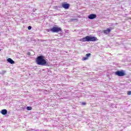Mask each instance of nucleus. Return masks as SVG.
Here are the masks:
<instances>
[{
  "mask_svg": "<svg viewBox=\"0 0 131 131\" xmlns=\"http://www.w3.org/2000/svg\"><path fill=\"white\" fill-rule=\"evenodd\" d=\"M32 28V27L30 26H29L28 27V30H31V29Z\"/></svg>",
  "mask_w": 131,
  "mask_h": 131,
  "instance_id": "f8f14e48",
  "label": "nucleus"
},
{
  "mask_svg": "<svg viewBox=\"0 0 131 131\" xmlns=\"http://www.w3.org/2000/svg\"><path fill=\"white\" fill-rule=\"evenodd\" d=\"M1 113L3 114V115H6V114L8 113V111H7L6 109L2 110L1 111Z\"/></svg>",
  "mask_w": 131,
  "mask_h": 131,
  "instance_id": "9d476101",
  "label": "nucleus"
},
{
  "mask_svg": "<svg viewBox=\"0 0 131 131\" xmlns=\"http://www.w3.org/2000/svg\"><path fill=\"white\" fill-rule=\"evenodd\" d=\"M7 61L8 62V63H10V64H15V61L10 58L7 59Z\"/></svg>",
  "mask_w": 131,
  "mask_h": 131,
  "instance_id": "1a4fd4ad",
  "label": "nucleus"
},
{
  "mask_svg": "<svg viewBox=\"0 0 131 131\" xmlns=\"http://www.w3.org/2000/svg\"><path fill=\"white\" fill-rule=\"evenodd\" d=\"M88 18L91 20H93V19H96V18H97V15L95 14H91L88 16Z\"/></svg>",
  "mask_w": 131,
  "mask_h": 131,
  "instance_id": "0eeeda50",
  "label": "nucleus"
},
{
  "mask_svg": "<svg viewBox=\"0 0 131 131\" xmlns=\"http://www.w3.org/2000/svg\"><path fill=\"white\" fill-rule=\"evenodd\" d=\"M80 41L84 42L85 41H97L98 38L95 36L91 37L90 36H86L85 37L80 39Z\"/></svg>",
  "mask_w": 131,
  "mask_h": 131,
  "instance_id": "f03ea898",
  "label": "nucleus"
},
{
  "mask_svg": "<svg viewBox=\"0 0 131 131\" xmlns=\"http://www.w3.org/2000/svg\"><path fill=\"white\" fill-rule=\"evenodd\" d=\"M36 63L37 65L41 66H47L48 62L46 60V57L43 55H40L36 58Z\"/></svg>",
  "mask_w": 131,
  "mask_h": 131,
  "instance_id": "f257e3e1",
  "label": "nucleus"
},
{
  "mask_svg": "<svg viewBox=\"0 0 131 131\" xmlns=\"http://www.w3.org/2000/svg\"><path fill=\"white\" fill-rule=\"evenodd\" d=\"M75 20H77V18L75 19Z\"/></svg>",
  "mask_w": 131,
  "mask_h": 131,
  "instance_id": "dca6fc26",
  "label": "nucleus"
},
{
  "mask_svg": "<svg viewBox=\"0 0 131 131\" xmlns=\"http://www.w3.org/2000/svg\"><path fill=\"white\" fill-rule=\"evenodd\" d=\"M27 55L28 56H30V55H31V53L30 52H28Z\"/></svg>",
  "mask_w": 131,
  "mask_h": 131,
  "instance_id": "2eb2a0df",
  "label": "nucleus"
},
{
  "mask_svg": "<svg viewBox=\"0 0 131 131\" xmlns=\"http://www.w3.org/2000/svg\"><path fill=\"white\" fill-rule=\"evenodd\" d=\"M115 74L117 75V76H125V75H126L125 71L124 70H118L115 72Z\"/></svg>",
  "mask_w": 131,
  "mask_h": 131,
  "instance_id": "20e7f679",
  "label": "nucleus"
},
{
  "mask_svg": "<svg viewBox=\"0 0 131 131\" xmlns=\"http://www.w3.org/2000/svg\"><path fill=\"white\" fill-rule=\"evenodd\" d=\"M113 29H114V28L110 27V28H107L106 30H104L103 32L104 33V34H109V33L111 32V30Z\"/></svg>",
  "mask_w": 131,
  "mask_h": 131,
  "instance_id": "423d86ee",
  "label": "nucleus"
},
{
  "mask_svg": "<svg viewBox=\"0 0 131 131\" xmlns=\"http://www.w3.org/2000/svg\"><path fill=\"white\" fill-rule=\"evenodd\" d=\"M81 105H86V103H85L84 102H81Z\"/></svg>",
  "mask_w": 131,
  "mask_h": 131,
  "instance_id": "4468645a",
  "label": "nucleus"
},
{
  "mask_svg": "<svg viewBox=\"0 0 131 131\" xmlns=\"http://www.w3.org/2000/svg\"><path fill=\"white\" fill-rule=\"evenodd\" d=\"M50 31L53 32V33H57L58 32H61L62 31V29L60 27H53L50 29Z\"/></svg>",
  "mask_w": 131,
  "mask_h": 131,
  "instance_id": "7ed1b4c3",
  "label": "nucleus"
},
{
  "mask_svg": "<svg viewBox=\"0 0 131 131\" xmlns=\"http://www.w3.org/2000/svg\"><path fill=\"white\" fill-rule=\"evenodd\" d=\"M127 94L128 96H130L131 95V91H128Z\"/></svg>",
  "mask_w": 131,
  "mask_h": 131,
  "instance_id": "ddd939ff",
  "label": "nucleus"
},
{
  "mask_svg": "<svg viewBox=\"0 0 131 131\" xmlns=\"http://www.w3.org/2000/svg\"><path fill=\"white\" fill-rule=\"evenodd\" d=\"M91 53H88L86 54V57H84L82 58V61H85V60H88L89 57L91 56Z\"/></svg>",
  "mask_w": 131,
  "mask_h": 131,
  "instance_id": "6e6552de",
  "label": "nucleus"
},
{
  "mask_svg": "<svg viewBox=\"0 0 131 131\" xmlns=\"http://www.w3.org/2000/svg\"><path fill=\"white\" fill-rule=\"evenodd\" d=\"M27 110H32V107L31 106H27Z\"/></svg>",
  "mask_w": 131,
  "mask_h": 131,
  "instance_id": "9b49d317",
  "label": "nucleus"
},
{
  "mask_svg": "<svg viewBox=\"0 0 131 131\" xmlns=\"http://www.w3.org/2000/svg\"><path fill=\"white\" fill-rule=\"evenodd\" d=\"M70 7V4L68 3H63L62 4V7L66 10H68Z\"/></svg>",
  "mask_w": 131,
  "mask_h": 131,
  "instance_id": "39448f33",
  "label": "nucleus"
}]
</instances>
